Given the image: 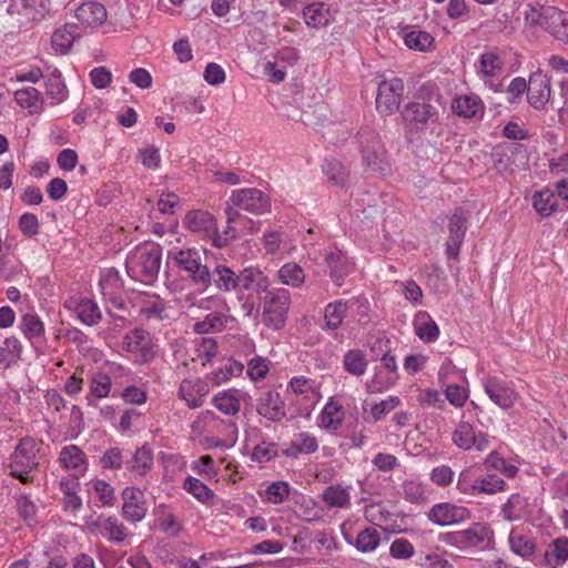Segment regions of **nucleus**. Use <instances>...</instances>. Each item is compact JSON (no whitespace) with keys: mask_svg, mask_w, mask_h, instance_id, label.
I'll return each instance as SVG.
<instances>
[{"mask_svg":"<svg viewBox=\"0 0 568 568\" xmlns=\"http://www.w3.org/2000/svg\"><path fill=\"white\" fill-rule=\"evenodd\" d=\"M244 371V365L233 358H229L223 366L214 369L206 375V379L213 386H221L227 383L232 377L240 376Z\"/></svg>","mask_w":568,"mask_h":568,"instance_id":"30","label":"nucleus"},{"mask_svg":"<svg viewBox=\"0 0 568 568\" xmlns=\"http://www.w3.org/2000/svg\"><path fill=\"white\" fill-rule=\"evenodd\" d=\"M402 118L412 130L420 132L439 121V109L430 102H409L404 105Z\"/></svg>","mask_w":568,"mask_h":568,"instance_id":"8","label":"nucleus"},{"mask_svg":"<svg viewBox=\"0 0 568 568\" xmlns=\"http://www.w3.org/2000/svg\"><path fill=\"white\" fill-rule=\"evenodd\" d=\"M140 313L146 320L163 321L169 318L166 305L160 296H151L143 301L140 306Z\"/></svg>","mask_w":568,"mask_h":568,"instance_id":"48","label":"nucleus"},{"mask_svg":"<svg viewBox=\"0 0 568 568\" xmlns=\"http://www.w3.org/2000/svg\"><path fill=\"white\" fill-rule=\"evenodd\" d=\"M356 140L365 170L371 173L386 174L389 171V164L379 135L374 130L364 128L358 131Z\"/></svg>","mask_w":568,"mask_h":568,"instance_id":"4","label":"nucleus"},{"mask_svg":"<svg viewBox=\"0 0 568 568\" xmlns=\"http://www.w3.org/2000/svg\"><path fill=\"white\" fill-rule=\"evenodd\" d=\"M504 70V60L494 51H486L480 54L478 73L485 78H494Z\"/></svg>","mask_w":568,"mask_h":568,"instance_id":"44","label":"nucleus"},{"mask_svg":"<svg viewBox=\"0 0 568 568\" xmlns=\"http://www.w3.org/2000/svg\"><path fill=\"white\" fill-rule=\"evenodd\" d=\"M507 483L497 474L487 471L477 476L476 496L496 495L507 490Z\"/></svg>","mask_w":568,"mask_h":568,"instance_id":"40","label":"nucleus"},{"mask_svg":"<svg viewBox=\"0 0 568 568\" xmlns=\"http://www.w3.org/2000/svg\"><path fill=\"white\" fill-rule=\"evenodd\" d=\"M217 343L212 337H199L193 341L189 352L192 362L206 366L217 354Z\"/></svg>","mask_w":568,"mask_h":568,"instance_id":"26","label":"nucleus"},{"mask_svg":"<svg viewBox=\"0 0 568 568\" xmlns=\"http://www.w3.org/2000/svg\"><path fill=\"white\" fill-rule=\"evenodd\" d=\"M99 286L104 296L114 297L122 286L118 272L113 268L103 271L100 276Z\"/></svg>","mask_w":568,"mask_h":568,"instance_id":"59","label":"nucleus"},{"mask_svg":"<svg viewBox=\"0 0 568 568\" xmlns=\"http://www.w3.org/2000/svg\"><path fill=\"white\" fill-rule=\"evenodd\" d=\"M464 542L466 549L484 545L491 538V530L483 524H474L467 529L463 530Z\"/></svg>","mask_w":568,"mask_h":568,"instance_id":"49","label":"nucleus"},{"mask_svg":"<svg viewBox=\"0 0 568 568\" xmlns=\"http://www.w3.org/2000/svg\"><path fill=\"white\" fill-rule=\"evenodd\" d=\"M20 328L28 339H37L44 336V323L36 313H27L21 316Z\"/></svg>","mask_w":568,"mask_h":568,"instance_id":"52","label":"nucleus"},{"mask_svg":"<svg viewBox=\"0 0 568 568\" xmlns=\"http://www.w3.org/2000/svg\"><path fill=\"white\" fill-rule=\"evenodd\" d=\"M414 329L424 343H433L439 337V327L427 312H420L416 315Z\"/></svg>","mask_w":568,"mask_h":568,"instance_id":"32","label":"nucleus"},{"mask_svg":"<svg viewBox=\"0 0 568 568\" xmlns=\"http://www.w3.org/2000/svg\"><path fill=\"white\" fill-rule=\"evenodd\" d=\"M321 398L315 382L305 376L294 377L286 388V399L295 410L292 413L303 417H310L315 405Z\"/></svg>","mask_w":568,"mask_h":568,"instance_id":"5","label":"nucleus"},{"mask_svg":"<svg viewBox=\"0 0 568 568\" xmlns=\"http://www.w3.org/2000/svg\"><path fill=\"white\" fill-rule=\"evenodd\" d=\"M210 393L209 381L202 378H185L180 383L178 396L189 408L201 407Z\"/></svg>","mask_w":568,"mask_h":568,"instance_id":"15","label":"nucleus"},{"mask_svg":"<svg viewBox=\"0 0 568 568\" xmlns=\"http://www.w3.org/2000/svg\"><path fill=\"white\" fill-rule=\"evenodd\" d=\"M348 311L352 313L354 320L361 324L366 325L369 323L371 305L365 296H355L347 300Z\"/></svg>","mask_w":568,"mask_h":568,"instance_id":"57","label":"nucleus"},{"mask_svg":"<svg viewBox=\"0 0 568 568\" xmlns=\"http://www.w3.org/2000/svg\"><path fill=\"white\" fill-rule=\"evenodd\" d=\"M161 260L162 252L156 244L138 245L126 257V272L132 280L150 284L158 277Z\"/></svg>","mask_w":568,"mask_h":568,"instance_id":"3","label":"nucleus"},{"mask_svg":"<svg viewBox=\"0 0 568 568\" xmlns=\"http://www.w3.org/2000/svg\"><path fill=\"white\" fill-rule=\"evenodd\" d=\"M225 310L213 311L207 314L203 321L196 322L193 329L197 334H209L224 329L230 321V315Z\"/></svg>","mask_w":568,"mask_h":568,"instance_id":"35","label":"nucleus"},{"mask_svg":"<svg viewBox=\"0 0 568 568\" xmlns=\"http://www.w3.org/2000/svg\"><path fill=\"white\" fill-rule=\"evenodd\" d=\"M547 31L558 41L568 43V12L549 9Z\"/></svg>","mask_w":568,"mask_h":568,"instance_id":"34","label":"nucleus"},{"mask_svg":"<svg viewBox=\"0 0 568 568\" xmlns=\"http://www.w3.org/2000/svg\"><path fill=\"white\" fill-rule=\"evenodd\" d=\"M555 7H544L539 4H529L525 11V20L530 26H540L548 29V10Z\"/></svg>","mask_w":568,"mask_h":568,"instance_id":"62","label":"nucleus"},{"mask_svg":"<svg viewBox=\"0 0 568 568\" xmlns=\"http://www.w3.org/2000/svg\"><path fill=\"white\" fill-rule=\"evenodd\" d=\"M318 443L315 436L307 432L294 434L286 447V456L297 457L301 454H313L317 450Z\"/></svg>","mask_w":568,"mask_h":568,"instance_id":"31","label":"nucleus"},{"mask_svg":"<svg viewBox=\"0 0 568 568\" xmlns=\"http://www.w3.org/2000/svg\"><path fill=\"white\" fill-rule=\"evenodd\" d=\"M168 257L178 272L195 286L206 290L211 285V271L203 262L201 250L196 247H173L168 252Z\"/></svg>","mask_w":568,"mask_h":568,"instance_id":"2","label":"nucleus"},{"mask_svg":"<svg viewBox=\"0 0 568 568\" xmlns=\"http://www.w3.org/2000/svg\"><path fill=\"white\" fill-rule=\"evenodd\" d=\"M50 9V0H11L8 8L10 14L29 16L33 12H44Z\"/></svg>","mask_w":568,"mask_h":568,"instance_id":"46","label":"nucleus"},{"mask_svg":"<svg viewBox=\"0 0 568 568\" xmlns=\"http://www.w3.org/2000/svg\"><path fill=\"white\" fill-rule=\"evenodd\" d=\"M75 37L72 27L64 26L54 31L51 38L52 48L60 54L67 53L73 44Z\"/></svg>","mask_w":568,"mask_h":568,"instance_id":"60","label":"nucleus"},{"mask_svg":"<svg viewBox=\"0 0 568 568\" xmlns=\"http://www.w3.org/2000/svg\"><path fill=\"white\" fill-rule=\"evenodd\" d=\"M45 93L50 99L54 100V103H61L67 99L68 89L58 70H54L47 77Z\"/></svg>","mask_w":568,"mask_h":568,"instance_id":"51","label":"nucleus"},{"mask_svg":"<svg viewBox=\"0 0 568 568\" xmlns=\"http://www.w3.org/2000/svg\"><path fill=\"white\" fill-rule=\"evenodd\" d=\"M427 518L438 526H450L468 520L470 518V511L463 506L450 503H439L429 509Z\"/></svg>","mask_w":568,"mask_h":568,"instance_id":"14","label":"nucleus"},{"mask_svg":"<svg viewBox=\"0 0 568 568\" xmlns=\"http://www.w3.org/2000/svg\"><path fill=\"white\" fill-rule=\"evenodd\" d=\"M122 515L131 523L141 521L148 511L144 494L136 487H126L122 491Z\"/></svg>","mask_w":568,"mask_h":568,"instance_id":"17","label":"nucleus"},{"mask_svg":"<svg viewBox=\"0 0 568 568\" xmlns=\"http://www.w3.org/2000/svg\"><path fill=\"white\" fill-rule=\"evenodd\" d=\"M64 307L74 312L77 318L88 326L99 324L102 318L99 305L90 298L71 297L64 302Z\"/></svg>","mask_w":568,"mask_h":568,"instance_id":"19","label":"nucleus"},{"mask_svg":"<svg viewBox=\"0 0 568 568\" xmlns=\"http://www.w3.org/2000/svg\"><path fill=\"white\" fill-rule=\"evenodd\" d=\"M532 206L540 217H548L558 210L556 192L545 187L537 191L531 199Z\"/></svg>","mask_w":568,"mask_h":568,"instance_id":"33","label":"nucleus"},{"mask_svg":"<svg viewBox=\"0 0 568 568\" xmlns=\"http://www.w3.org/2000/svg\"><path fill=\"white\" fill-rule=\"evenodd\" d=\"M508 541L513 552L520 557H529L535 551L534 541L517 529H511Z\"/></svg>","mask_w":568,"mask_h":568,"instance_id":"54","label":"nucleus"},{"mask_svg":"<svg viewBox=\"0 0 568 568\" xmlns=\"http://www.w3.org/2000/svg\"><path fill=\"white\" fill-rule=\"evenodd\" d=\"M14 100L21 108L28 109L30 114H38L43 109V99L40 92L32 87L17 90Z\"/></svg>","mask_w":568,"mask_h":568,"instance_id":"36","label":"nucleus"},{"mask_svg":"<svg viewBox=\"0 0 568 568\" xmlns=\"http://www.w3.org/2000/svg\"><path fill=\"white\" fill-rule=\"evenodd\" d=\"M347 311V300H337L328 303L324 308L325 327L332 331L339 328Z\"/></svg>","mask_w":568,"mask_h":568,"instance_id":"38","label":"nucleus"},{"mask_svg":"<svg viewBox=\"0 0 568 568\" xmlns=\"http://www.w3.org/2000/svg\"><path fill=\"white\" fill-rule=\"evenodd\" d=\"M323 174L326 179L335 185H343L348 176L345 166L337 160H325L322 165Z\"/></svg>","mask_w":568,"mask_h":568,"instance_id":"58","label":"nucleus"},{"mask_svg":"<svg viewBox=\"0 0 568 568\" xmlns=\"http://www.w3.org/2000/svg\"><path fill=\"white\" fill-rule=\"evenodd\" d=\"M111 390V377L104 372H94L89 379V392L85 396L88 405H92L94 399L109 397Z\"/></svg>","mask_w":568,"mask_h":568,"instance_id":"27","label":"nucleus"},{"mask_svg":"<svg viewBox=\"0 0 568 568\" xmlns=\"http://www.w3.org/2000/svg\"><path fill=\"white\" fill-rule=\"evenodd\" d=\"M348 544L354 545L361 552H369L375 550L381 542L379 532L373 528L367 527L357 534L355 541L347 539Z\"/></svg>","mask_w":568,"mask_h":568,"instance_id":"53","label":"nucleus"},{"mask_svg":"<svg viewBox=\"0 0 568 568\" xmlns=\"http://www.w3.org/2000/svg\"><path fill=\"white\" fill-rule=\"evenodd\" d=\"M332 281L341 286L344 278L352 272L353 263L342 253L332 252L325 257Z\"/></svg>","mask_w":568,"mask_h":568,"instance_id":"28","label":"nucleus"},{"mask_svg":"<svg viewBox=\"0 0 568 568\" xmlns=\"http://www.w3.org/2000/svg\"><path fill=\"white\" fill-rule=\"evenodd\" d=\"M258 413L271 420H281L284 417V402L281 399L280 393L270 392L262 399Z\"/></svg>","mask_w":568,"mask_h":568,"instance_id":"41","label":"nucleus"},{"mask_svg":"<svg viewBox=\"0 0 568 568\" xmlns=\"http://www.w3.org/2000/svg\"><path fill=\"white\" fill-rule=\"evenodd\" d=\"M153 465V455L149 448H139L132 460V470L139 476H144Z\"/></svg>","mask_w":568,"mask_h":568,"instance_id":"63","label":"nucleus"},{"mask_svg":"<svg viewBox=\"0 0 568 568\" xmlns=\"http://www.w3.org/2000/svg\"><path fill=\"white\" fill-rule=\"evenodd\" d=\"M343 416L342 405L331 400L322 412L321 426L328 430H336L342 425Z\"/></svg>","mask_w":568,"mask_h":568,"instance_id":"55","label":"nucleus"},{"mask_svg":"<svg viewBox=\"0 0 568 568\" xmlns=\"http://www.w3.org/2000/svg\"><path fill=\"white\" fill-rule=\"evenodd\" d=\"M42 445V440L33 437L20 439L13 453L9 456L7 465L9 475L23 485L33 484L40 465L39 454Z\"/></svg>","mask_w":568,"mask_h":568,"instance_id":"1","label":"nucleus"},{"mask_svg":"<svg viewBox=\"0 0 568 568\" xmlns=\"http://www.w3.org/2000/svg\"><path fill=\"white\" fill-rule=\"evenodd\" d=\"M122 347L135 364H146L154 359L158 345L150 333L143 328L129 331L122 339Z\"/></svg>","mask_w":568,"mask_h":568,"instance_id":"7","label":"nucleus"},{"mask_svg":"<svg viewBox=\"0 0 568 568\" xmlns=\"http://www.w3.org/2000/svg\"><path fill=\"white\" fill-rule=\"evenodd\" d=\"M284 55H276L263 63V74L271 83L278 84L284 80Z\"/></svg>","mask_w":568,"mask_h":568,"instance_id":"61","label":"nucleus"},{"mask_svg":"<svg viewBox=\"0 0 568 568\" xmlns=\"http://www.w3.org/2000/svg\"><path fill=\"white\" fill-rule=\"evenodd\" d=\"M302 14L306 26L315 29L324 28L334 20L331 7L320 1L304 6Z\"/></svg>","mask_w":568,"mask_h":568,"instance_id":"22","label":"nucleus"},{"mask_svg":"<svg viewBox=\"0 0 568 568\" xmlns=\"http://www.w3.org/2000/svg\"><path fill=\"white\" fill-rule=\"evenodd\" d=\"M405 45L415 51L427 52L434 49V37L423 30H412L404 36Z\"/></svg>","mask_w":568,"mask_h":568,"instance_id":"45","label":"nucleus"},{"mask_svg":"<svg viewBox=\"0 0 568 568\" xmlns=\"http://www.w3.org/2000/svg\"><path fill=\"white\" fill-rule=\"evenodd\" d=\"M500 516L509 523L526 519L529 516L528 498L520 494L510 495L500 507Z\"/></svg>","mask_w":568,"mask_h":568,"instance_id":"24","label":"nucleus"},{"mask_svg":"<svg viewBox=\"0 0 568 568\" xmlns=\"http://www.w3.org/2000/svg\"><path fill=\"white\" fill-rule=\"evenodd\" d=\"M84 525L90 534L101 536L111 542H122L128 536L124 524L115 516H89Z\"/></svg>","mask_w":568,"mask_h":568,"instance_id":"9","label":"nucleus"},{"mask_svg":"<svg viewBox=\"0 0 568 568\" xmlns=\"http://www.w3.org/2000/svg\"><path fill=\"white\" fill-rule=\"evenodd\" d=\"M568 560V538L552 540L546 550L545 561L550 568H557Z\"/></svg>","mask_w":568,"mask_h":568,"instance_id":"42","label":"nucleus"},{"mask_svg":"<svg viewBox=\"0 0 568 568\" xmlns=\"http://www.w3.org/2000/svg\"><path fill=\"white\" fill-rule=\"evenodd\" d=\"M368 362L365 354L359 349H349L343 357L344 369L356 377L363 376L367 369Z\"/></svg>","mask_w":568,"mask_h":568,"instance_id":"47","label":"nucleus"},{"mask_svg":"<svg viewBox=\"0 0 568 568\" xmlns=\"http://www.w3.org/2000/svg\"><path fill=\"white\" fill-rule=\"evenodd\" d=\"M212 280L216 288L222 292H232L239 288L240 274H236L226 265L219 264L211 273Z\"/></svg>","mask_w":568,"mask_h":568,"instance_id":"37","label":"nucleus"},{"mask_svg":"<svg viewBox=\"0 0 568 568\" xmlns=\"http://www.w3.org/2000/svg\"><path fill=\"white\" fill-rule=\"evenodd\" d=\"M268 286V277L258 267L247 266L241 271L239 287L242 291L261 293L266 292Z\"/></svg>","mask_w":568,"mask_h":568,"instance_id":"25","label":"nucleus"},{"mask_svg":"<svg viewBox=\"0 0 568 568\" xmlns=\"http://www.w3.org/2000/svg\"><path fill=\"white\" fill-rule=\"evenodd\" d=\"M183 489L191 494L201 503H207L213 499L214 493L200 479L187 476L183 483Z\"/></svg>","mask_w":568,"mask_h":568,"instance_id":"56","label":"nucleus"},{"mask_svg":"<svg viewBox=\"0 0 568 568\" xmlns=\"http://www.w3.org/2000/svg\"><path fill=\"white\" fill-rule=\"evenodd\" d=\"M58 464L63 470L72 471V475L83 476L89 467V460L84 452L77 445H67L61 448Z\"/></svg>","mask_w":568,"mask_h":568,"instance_id":"18","label":"nucleus"},{"mask_svg":"<svg viewBox=\"0 0 568 568\" xmlns=\"http://www.w3.org/2000/svg\"><path fill=\"white\" fill-rule=\"evenodd\" d=\"M108 12L105 7L94 0L83 1L75 10L77 20L90 28H97L104 23Z\"/></svg>","mask_w":568,"mask_h":568,"instance_id":"21","label":"nucleus"},{"mask_svg":"<svg viewBox=\"0 0 568 568\" xmlns=\"http://www.w3.org/2000/svg\"><path fill=\"white\" fill-rule=\"evenodd\" d=\"M452 440L463 450L484 452L489 447L488 435L484 432H476L474 426L465 420L457 424L452 434Z\"/></svg>","mask_w":568,"mask_h":568,"instance_id":"11","label":"nucleus"},{"mask_svg":"<svg viewBox=\"0 0 568 568\" xmlns=\"http://www.w3.org/2000/svg\"><path fill=\"white\" fill-rule=\"evenodd\" d=\"M551 98V79L538 70L529 77L527 102L538 111L546 109Z\"/></svg>","mask_w":568,"mask_h":568,"instance_id":"12","label":"nucleus"},{"mask_svg":"<svg viewBox=\"0 0 568 568\" xmlns=\"http://www.w3.org/2000/svg\"><path fill=\"white\" fill-rule=\"evenodd\" d=\"M212 405L224 415H236L241 409L239 390L235 388H229L219 392L213 396Z\"/></svg>","mask_w":568,"mask_h":568,"instance_id":"29","label":"nucleus"},{"mask_svg":"<svg viewBox=\"0 0 568 568\" xmlns=\"http://www.w3.org/2000/svg\"><path fill=\"white\" fill-rule=\"evenodd\" d=\"M229 203L230 207L226 210L229 222H232L237 215V210L261 215L271 209L270 197L254 187L233 191Z\"/></svg>","mask_w":568,"mask_h":568,"instance_id":"6","label":"nucleus"},{"mask_svg":"<svg viewBox=\"0 0 568 568\" xmlns=\"http://www.w3.org/2000/svg\"><path fill=\"white\" fill-rule=\"evenodd\" d=\"M483 466L487 470H497L507 478H515L518 474V467L507 463V460L497 452L489 453L485 457Z\"/></svg>","mask_w":568,"mask_h":568,"instance_id":"50","label":"nucleus"},{"mask_svg":"<svg viewBox=\"0 0 568 568\" xmlns=\"http://www.w3.org/2000/svg\"><path fill=\"white\" fill-rule=\"evenodd\" d=\"M184 224L193 233L200 234L204 239L214 233L217 225L216 219L207 211L194 210L184 217Z\"/></svg>","mask_w":568,"mask_h":568,"instance_id":"23","label":"nucleus"},{"mask_svg":"<svg viewBox=\"0 0 568 568\" xmlns=\"http://www.w3.org/2000/svg\"><path fill=\"white\" fill-rule=\"evenodd\" d=\"M452 108L454 112L463 118H474L483 111V103L475 94H465L454 99Z\"/></svg>","mask_w":568,"mask_h":568,"instance_id":"39","label":"nucleus"},{"mask_svg":"<svg viewBox=\"0 0 568 568\" xmlns=\"http://www.w3.org/2000/svg\"><path fill=\"white\" fill-rule=\"evenodd\" d=\"M322 499L328 508H348L351 495L347 488L341 485H331L322 493Z\"/></svg>","mask_w":568,"mask_h":568,"instance_id":"43","label":"nucleus"},{"mask_svg":"<svg viewBox=\"0 0 568 568\" xmlns=\"http://www.w3.org/2000/svg\"><path fill=\"white\" fill-rule=\"evenodd\" d=\"M477 476L473 468H465L458 475L456 488L459 493L476 497Z\"/></svg>","mask_w":568,"mask_h":568,"instance_id":"64","label":"nucleus"},{"mask_svg":"<svg viewBox=\"0 0 568 568\" xmlns=\"http://www.w3.org/2000/svg\"><path fill=\"white\" fill-rule=\"evenodd\" d=\"M263 317L267 325L280 329L284 326V302L280 290L266 291Z\"/></svg>","mask_w":568,"mask_h":568,"instance_id":"20","label":"nucleus"},{"mask_svg":"<svg viewBox=\"0 0 568 568\" xmlns=\"http://www.w3.org/2000/svg\"><path fill=\"white\" fill-rule=\"evenodd\" d=\"M286 508H288L296 517L306 521L320 518V510L316 507L315 501L310 496L298 494L296 490L291 491L287 483Z\"/></svg>","mask_w":568,"mask_h":568,"instance_id":"16","label":"nucleus"},{"mask_svg":"<svg viewBox=\"0 0 568 568\" xmlns=\"http://www.w3.org/2000/svg\"><path fill=\"white\" fill-rule=\"evenodd\" d=\"M485 393L489 399L503 409L511 408L517 400V393L509 383L496 376L481 381Z\"/></svg>","mask_w":568,"mask_h":568,"instance_id":"13","label":"nucleus"},{"mask_svg":"<svg viewBox=\"0 0 568 568\" xmlns=\"http://www.w3.org/2000/svg\"><path fill=\"white\" fill-rule=\"evenodd\" d=\"M404 94V83L399 78L385 79L379 82L376 95V109L387 116L398 110Z\"/></svg>","mask_w":568,"mask_h":568,"instance_id":"10","label":"nucleus"}]
</instances>
